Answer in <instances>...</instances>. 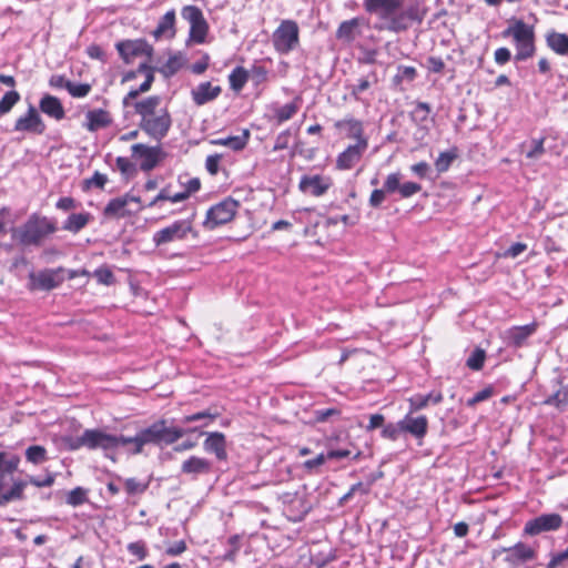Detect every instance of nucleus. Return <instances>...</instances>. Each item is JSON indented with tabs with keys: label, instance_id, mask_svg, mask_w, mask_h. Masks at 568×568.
Instances as JSON below:
<instances>
[{
	"label": "nucleus",
	"instance_id": "680f3d73",
	"mask_svg": "<svg viewBox=\"0 0 568 568\" xmlns=\"http://www.w3.org/2000/svg\"><path fill=\"white\" fill-rule=\"evenodd\" d=\"M90 91L91 84L89 83H74L71 81L70 84H68V92L73 98H84Z\"/></svg>",
	"mask_w": 568,
	"mask_h": 568
},
{
	"label": "nucleus",
	"instance_id": "338daca9",
	"mask_svg": "<svg viewBox=\"0 0 568 568\" xmlns=\"http://www.w3.org/2000/svg\"><path fill=\"white\" fill-rule=\"evenodd\" d=\"M387 190L385 189V183L383 184V189H375L371 193L368 203L372 207H379L381 204L385 201Z\"/></svg>",
	"mask_w": 568,
	"mask_h": 568
},
{
	"label": "nucleus",
	"instance_id": "f3484780",
	"mask_svg": "<svg viewBox=\"0 0 568 568\" xmlns=\"http://www.w3.org/2000/svg\"><path fill=\"white\" fill-rule=\"evenodd\" d=\"M368 148V140H361L359 143L349 144L336 158V168L339 170H351L358 163Z\"/></svg>",
	"mask_w": 568,
	"mask_h": 568
},
{
	"label": "nucleus",
	"instance_id": "ea45409f",
	"mask_svg": "<svg viewBox=\"0 0 568 568\" xmlns=\"http://www.w3.org/2000/svg\"><path fill=\"white\" fill-rule=\"evenodd\" d=\"M250 78V72L241 65L235 67L229 74L230 88L234 92H240L245 87Z\"/></svg>",
	"mask_w": 568,
	"mask_h": 568
},
{
	"label": "nucleus",
	"instance_id": "f257e3e1",
	"mask_svg": "<svg viewBox=\"0 0 568 568\" xmlns=\"http://www.w3.org/2000/svg\"><path fill=\"white\" fill-rule=\"evenodd\" d=\"M364 10L376 16L378 30L394 33L407 31L413 24H422L427 9L419 0H363Z\"/></svg>",
	"mask_w": 568,
	"mask_h": 568
},
{
	"label": "nucleus",
	"instance_id": "de8ad7c7",
	"mask_svg": "<svg viewBox=\"0 0 568 568\" xmlns=\"http://www.w3.org/2000/svg\"><path fill=\"white\" fill-rule=\"evenodd\" d=\"M545 404L562 409L568 404V388L561 387L545 399Z\"/></svg>",
	"mask_w": 568,
	"mask_h": 568
},
{
	"label": "nucleus",
	"instance_id": "e2e57ef3",
	"mask_svg": "<svg viewBox=\"0 0 568 568\" xmlns=\"http://www.w3.org/2000/svg\"><path fill=\"white\" fill-rule=\"evenodd\" d=\"M63 443L70 450H78L82 447L88 448L85 430L82 433V435L77 436V437H72V436L64 437Z\"/></svg>",
	"mask_w": 568,
	"mask_h": 568
},
{
	"label": "nucleus",
	"instance_id": "864d4df0",
	"mask_svg": "<svg viewBox=\"0 0 568 568\" xmlns=\"http://www.w3.org/2000/svg\"><path fill=\"white\" fill-rule=\"evenodd\" d=\"M357 493H361L362 495H367L369 493V487L365 486L362 481L352 485L348 491L338 499L337 505L341 507L345 506Z\"/></svg>",
	"mask_w": 568,
	"mask_h": 568
},
{
	"label": "nucleus",
	"instance_id": "72a5a7b5",
	"mask_svg": "<svg viewBox=\"0 0 568 568\" xmlns=\"http://www.w3.org/2000/svg\"><path fill=\"white\" fill-rule=\"evenodd\" d=\"M443 394L440 392H430L426 395L416 394L408 399L409 412H418L427 407L430 403L436 405L443 402Z\"/></svg>",
	"mask_w": 568,
	"mask_h": 568
},
{
	"label": "nucleus",
	"instance_id": "79ce46f5",
	"mask_svg": "<svg viewBox=\"0 0 568 568\" xmlns=\"http://www.w3.org/2000/svg\"><path fill=\"white\" fill-rule=\"evenodd\" d=\"M458 156L457 148H452L448 151L439 153L438 158L435 160V168L438 173H444L448 171L453 162Z\"/></svg>",
	"mask_w": 568,
	"mask_h": 568
},
{
	"label": "nucleus",
	"instance_id": "412c9836",
	"mask_svg": "<svg viewBox=\"0 0 568 568\" xmlns=\"http://www.w3.org/2000/svg\"><path fill=\"white\" fill-rule=\"evenodd\" d=\"M334 128L346 138L355 139L356 143H359L361 140H368L364 134L363 121L354 118L352 114H347L343 119L335 121Z\"/></svg>",
	"mask_w": 568,
	"mask_h": 568
},
{
	"label": "nucleus",
	"instance_id": "4468645a",
	"mask_svg": "<svg viewBox=\"0 0 568 568\" xmlns=\"http://www.w3.org/2000/svg\"><path fill=\"white\" fill-rule=\"evenodd\" d=\"M115 48L125 63H131L135 57H151L153 47L144 39L124 40L115 44Z\"/></svg>",
	"mask_w": 568,
	"mask_h": 568
},
{
	"label": "nucleus",
	"instance_id": "0eeeda50",
	"mask_svg": "<svg viewBox=\"0 0 568 568\" xmlns=\"http://www.w3.org/2000/svg\"><path fill=\"white\" fill-rule=\"evenodd\" d=\"M272 43L280 54H287L300 43V29L294 20H283L273 32Z\"/></svg>",
	"mask_w": 568,
	"mask_h": 568
},
{
	"label": "nucleus",
	"instance_id": "0e129e2a",
	"mask_svg": "<svg viewBox=\"0 0 568 568\" xmlns=\"http://www.w3.org/2000/svg\"><path fill=\"white\" fill-rule=\"evenodd\" d=\"M126 549L132 556H135L139 560H144L148 557L146 545L143 540L130 542L126 546Z\"/></svg>",
	"mask_w": 568,
	"mask_h": 568
},
{
	"label": "nucleus",
	"instance_id": "6e6d98bb",
	"mask_svg": "<svg viewBox=\"0 0 568 568\" xmlns=\"http://www.w3.org/2000/svg\"><path fill=\"white\" fill-rule=\"evenodd\" d=\"M400 434H403V426H402V422L398 420L397 423H388L386 425L383 426V429H382V437L383 438H386V439H389V440H397L398 437L400 436Z\"/></svg>",
	"mask_w": 568,
	"mask_h": 568
},
{
	"label": "nucleus",
	"instance_id": "dca6fc26",
	"mask_svg": "<svg viewBox=\"0 0 568 568\" xmlns=\"http://www.w3.org/2000/svg\"><path fill=\"white\" fill-rule=\"evenodd\" d=\"M432 112L430 104L427 102H416L414 109L410 111V120L417 125L414 133L416 141H424L429 133V114Z\"/></svg>",
	"mask_w": 568,
	"mask_h": 568
},
{
	"label": "nucleus",
	"instance_id": "052dcab7",
	"mask_svg": "<svg viewBox=\"0 0 568 568\" xmlns=\"http://www.w3.org/2000/svg\"><path fill=\"white\" fill-rule=\"evenodd\" d=\"M341 413L336 407L320 408L314 410V418L317 423H325L329 418L339 417Z\"/></svg>",
	"mask_w": 568,
	"mask_h": 568
},
{
	"label": "nucleus",
	"instance_id": "3c124183",
	"mask_svg": "<svg viewBox=\"0 0 568 568\" xmlns=\"http://www.w3.org/2000/svg\"><path fill=\"white\" fill-rule=\"evenodd\" d=\"M183 67V59L180 54L171 55L164 65L161 68V72L164 77L169 78L174 75Z\"/></svg>",
	"mask_w": 568,
	"mask_h": 568
},
{
	"label": "nucleus",
	"instance_id": "13d9d810",
	"mask_svg": "<svg viewBox=\"0 0 568 568\" xmlns=\"http://www.w3.org/2000/svg\"><path fill=\"white\" fill-rule=\"evenodd\" d=\"M93 275L100 284L110 286L115 283L114 274L108 266L97 268Z\"/></svg>",
	"mask_w": 568,
	"mask_h": 568
},
{
	"label": "nucleus",
	"instance_id": "a19ab883",
	"mask_svg": "<svg viewBox=\"0 0 568 568\" xmlns=\"http://www.w3.org/2000/svg\"><path fill=\"white\" fill-rule=\"evenodd\" d=\"M171 184L161 189L158 195L149 203V207L156 206L161 201H170L172 203L182 202L185 200V195L179 194V192L173 193L171 191Z\"/></svg>",
	"mask_w": 568,
	"mask_h": 568
},
{
	"label": "nucleus",
	"instance_id": "f8f14e48",
	"mask_svg": "<svg viewBox=\"0 0 568 568\" xmlns=\"http://www.w3.org/2000/svg\"><path fill=\"white\" fill-rule=\"evenodd\" d=\"M562 521L559 514H541L525 524L524 534L537 536L542 532L556 531L562 526Z\"/></svg>",
	"mask_w": 568,
	"mask_h": 568
},
{
	"label": "nucleus",
	"instance_id": "ddd939ff",
	"mask_svg": "<svg viewBox=\"0 0 568 568\" xmlns=\"http://www.w3.org/2000/svg\"><path fill=\"white\" fill-rule=\"evenodd\" d=\"M47 125L34 105L30 104L27 112L19 116L13 126L16 132H28L41 135L45 132Z\"/></svg>",
	"mask_w": 568,
	"mask_h": 568
},
{
	"label": "nucleus",
	"instance_id": "603ef678",
	"mask_svg": "<svg viewBox=\"0 0 568 568\" xmlns=\"http://www.w3.org/2000/svg\"><path fill=\"white\" fill-rule=\"evenodd\" d=\"M241 537L240 535H232L227 539V545L230 546V549L226 550V552L222 556V559L224 561L235 562L237 552L241 548Z\"/></svg>",
	"mask_w": 568,
	"mask_h": 568
},
{
	"label": "nucleus",
	"instance_id": "c9c22d12",
	"mask_svg": "<svg viewBox=\"0 0 568 568\" xmlns=\"http://www.w3.org/2000/svg\"><path fill=\"white\" fill-rule=\"evenodd\" d=\"M248 138V130H244L242 135H230L226 138L213 139L211 140V144L227 146L233 151H242L246 146Z\"/></svg>",
	"mask_w": 568,
	"mask_h": 568
},
{
	"label": "nucleus",
	"instance_id": "c03bdc74",
	"mask_svg": "<svg viewBox=\"0 0 568 568\" xmlns=\"http://www.w3.org/2000/svg\"><path fill=\"white\" fill-rule=\"evenodd\" d=\"M417 78V70L410 65H398L393 78V84L399 85L403 81L413 82Z\"/></svg>",
	"mask_w": 568,
	"mask_h": 568
},
{
	"label": "nucleus",
	"instance_id": "9d476101",
	"mask_svg": "<svg viewBox=\"0 0 568 568\" xmlns=\"http://www.w3.org/2000/svg\"><path fill=\"white\" fill-rule=\"evenodd\" d=\"M28 288L30 291H51L59 287L65 281V268H44L29 273Z\"/></svg>",
	"mask_w": 568,
	"mask_h": 568
},
{
	"label": "nucleus",
	"instance_id": "f704fd0d",
	"mask_svg": "<svg viewBox=\"0 0 568 568\" xmlns=\"http://www.w3.org/2000/svg\"><path fill=\"white\" fill-rule=\"evenodd\" d=\"M546 44L556 54L568 55V34L551 30L546 34Z\"/></svg>",
	"mask_w": 568,
	"mask_h": 568
},
{
	"label": "nucleus",
	"instance_id": "c756f323",
	"mask_svg": "<svg viewBox=\"0 0 568 568\" xmlns=\"http://www.w3.org/2000/svg\"><path fill=\"white\" fill-rule=\"evenodd\" d=\"M39 109L45 115L60 121L64 119L65 111L59 98L45 93L39 101Z\"/></svg>",
	"mask_w": 568,
	"mask_h": 568
},
{
	"label": "nucleus",
	"instance_id": "1a4fd4ad",
	"mask_svg": "<svg viewBox=\"0 0 568 568\" xmlns=\"http://www.w3.org/2000/svg\"><path fill=\"white\" fill-rule=\"evenodd\" d=\"M189 234H192L193 237L197 236V232L193 230L192 220H178L156 231L152 236V241L156 247H160L171 242L183 241Z\"/></svg>",
	"mask_w": 568,
	"mask_h": 568
},
{
	"label": "nucleus",
	"instance_id": "b1692460",
	"mask_svg": "<svg viewBox=\"0 0 568 568\" xmlns=\"http://www.w3.org/2000/svg\"><path fill=\"white\" fill-rule=\"evenodd\" d=\"M403 426V433L412 435L420 445L424 437L428 432V419L425 415L412 416L409 412L400 419Z\"/></svg>",
	"mask_w": 568,
	"mask_h": 568
},
{
	"label": "nucleus",
	"instance_id": "a211bd4d",
	"mask_svg": "<svg viewBox=\"0 0 568 568\" xmlns=\"http://www.w3.org/2000/svg\"><path fill=\"white\" fill-rule=\"evenodd\" d=\"M506 554L505 561L511 565H519L532 560L536 557V551L528 545L519 541L511 547H503L494 551V557Z\"/></svg>",
	"mask_w": 568,
	"mask_h": 568
},
{
	"label": "nucleus",
	"instance_id": "2f4dec72",
	"mask_svg": "<svg viewBox=\"0 0 568 568\" xmlns=\"http://www.w3.org/2000/svg\"><path fill=\"white\" fill-rule=\"evenodd\" d=\"M155 40L161 38L172 39L175 36V11H168L158 22L156 28L151 32Z\"/></svg>",
	"mask_w": 568,
	"mask_h": 568
},
{
	"label": "nucleus",
	"instance_id": "4c0bfd02",
	"mask_svg": "<svg viewBox=\"0 0 568 568\" xmlns=\"http://www.w3.org/2000/svg\"><path fill=\"white\" fill-rule=\"evenodd\" d=\"M91 219L90 213H72L64 221L62 229L72 233L80 232Z\"/></svg>",
	"mask_w": 568,
	"mask_h": 568
},
{
	"label": "nucleus",
	"instance_id": "58836bf2",
	"mask_svg": "<svg viewBox=\"0 0 568 568\" xmlns=\"http://www.w3.org/2000/svg\"><path fill=\"white\" fill-rule=\"evenodd\" d=\"M300 104L301 98L296 97L292 102L277 106L274 110V118L278 123L291 120L300 110Z\"/></svg>",
	"mask_w": 568,
	"mask_h": 568
},
{
	"label": "nucleus",
	"instance_id": "4d7b16f0",
	"mask_svg": "<svg viewBox=\"0 0 568 568\" xmlns=\"http://www.w3.org/2000/svg\"><path fill=\"white\" fill-rule=\"evenodd\" d=\"M106 182H108V176L103 173H100L99 171H95L90 179H85L83 181V190L87 191L93 186L102 190V189H104Z\"/></svg>",
	"mask_w": 568,
	"mask_h": 568
},
{
	"label": "nucleus",
	"instance_id": "a878e982",
	"mask_svg": "<svg viewBox=\"0 0 568 568\" xmlns=\"http://www.w3.org/2000/svg\"><path fill=\"white\" fill-rule=\"evenodd\" d=\"M363 21V18L355 17L341 22L335 32V38L346 44L353 43L362 34Z\"/></svg>",
	"mask_w": 568,
	"mask_h": 568
},
{
	"label": "nucleus",
	"instance_id": "7c9ffc66",
	"mask_svg": "<svg viewBox=\"0 0 568 568\" xmlns=\"http://www.w3.org/2000/svg\"><path fill=\"white\" fill-rule=\"evenodd\" d=\"M328 187L329 182L321 175H304L300 181V190L303 192H310L314 196L323 195Z\"/></svg>",
	"mask_w": 568,
	"mask_h": 568
},
{
	"label": "nucleus",
	"instance_id": "6ab92c4d",
	"mask_svg": "<svg viewBox=\"0 0 568 568\" xmlns=\"http://www.w3.org/2000/svg\"><path fill=\"white\" fill-rule=\"evenodd\" d=\"M400 180L402 174L399 172H394L387 175L385 179V189L389 194L398 192L400 197L408 199L422 191V185L419 183L412 181L400 183Z\"/></svg>",
	"mask_w": 568,
	"mask_h": 568
},
{
	"label": "nucleus",
	"instance_id": "e433bc0d",
	"mask_svg": "<svg viewBox=\"0 0 568 568\" xmlns=\"http://www.w3.org/2000/svg\"><path fill=\"white\" fill-rule=\"evenodd\" d=\"M130 213L131 212L126 210V199H122L121 196L110 200L103 210V215L109 219L125 217Z\"/></svg>",
	"mask_w": 568,
	"mask_h": 568
},
{
	"label": "nucleus",
	"instance_id": "aec40b11",
	"mask_svg": "<svg viewBox=\"0 0 568 568\" xmlns=\"http://www.w3.org/2000/svg\"><path fill=\"white\" fill-rule=\"evenodd\" d=\"M538 324L536 322L523 325L511 326L504 332V341L507 346L519 348L526 345L527 339L537 331Z\"/></svg>",
	"mask_w": 568,
	"mask_h": 568
},
{
	"label": "nucleus",
	"instance_id": "9b49d317",
	"mask_svg": "<svg viewBox=\"0 0 568 568\" xmlns=\"http://www.w3.org/2000/svg\"><path fill=\"white\" fill-rule=\"evenodd\" d=\"M182 17L190 23V39L195 43H203L209 31V24L202 10L196 6H185L182 9Z\"/></svg>",
	"mask_w": 568,
	"mask_h": 568
},
{
	"label": "nucleus",
	"instance_id": "69168bd1",
	"mask_svg": "<svg viewBox=\"0 0 568 568\" xmlns=\"http://www.w3.org/2000/svg\"><path fill=\"white\" fill-rule=\"evenodd\" d=\"M493 396V388L490 386L483 388L481 390L477 392L473 397L467 399L466 405L468 407H474L480 402L487 400Z\"/></svg>",
	"mask_w": 568,
	"mask_h": 568
},
{
	"label": "nucleus",
	"instance_id": "423d86ee",
	"mask_svg": "<svg viewBox=\"0 0 568 568\" xmlns=\"http://www.w3.org/2000/svg\"><path fill=\"white\" fill-rule=\"evenodd\" d=\"M138 437L142 453L146 445L163 448L176 443L181 438V433L169 426L166 419L161 418L139 429Z\"/></svg>",
	"mask_w": 568,
	"mask_h": 568
},
{
	"label": "nucleus",
	"instance_id": "473e14b6",
	"mask_svg": "<svg viewBox=\"0 0 568 568\" xmlns=\"http://www.w3.org/2000/svg\"><path fill=\"white\" fill-rule=\"evenodd\" d=\"M378 83V75L376 70H371L367 73H363L357 82L348 85L351 95L358 101L361 94L368 91L373 85Z\"/></svg>",
	"mask_w": 568,
	"mask_h": 568
},
{
	"label": "nucleus",
	"instance_id": "09e8293b",
	"mask_svg": "<svg viewBox=\"0 0 568 568\" xmlns=\"http://www.w3.org/2000/svg\"><path fill=\"white\" fill-rule=\"evenodd\" d=\"M65 501L68 505L78 507L88 501V489L83 487H75L67 495Z\"/></svg>",
	"mask_w": 568,
	"mask_h": 568
},
{
	"label": "nucleus",
	"instance_id": "cd10ccee",
	"mask_svg": "<svg viewBox=\"0 0 568 568\" xmlns=\"http://www.w3.org/2000/svg\"><path fill=\"white\" fill-rule=\"evenodd\" d=\"M112 124V116L109 111L104 109H93L85 113V122L83 128L89 132H97L105 129Z\"/></svg>",
	"mask_w": 568,
	"mask_h": 568
},
{
	"label": "nucleus",
	"instance_id": "39448f33",
	"mask_svg": "<svg viewBox=\"0 0 568 568\" xmlns=\"http://www.w3.org/2000/svg\"><path fill=\"white\" fill-rule=\"evenodd\" d=\"M504 38L511 37L516 47L515 61H526L535 54V31L532 26H528L523 20L514 19L503 32Z\"/></svg>",
	"mask_w": 568,
	"mask_h": 568
},
{
	"label": "nucleus",
	"instance_id": "37998d69",
	"mask_svg": "<svg viewBox=\"0 0 568 568\" xmlns=\"http://www.w3.org/2000/svg\"><path fill=\"white\" fill-rule=\"evenodd\" d=\"M115 438L116 449L119 447H128V453L132 455L141 454L138 433L134 436L115 435Z\"/></svg>",
	"mask_w": 568,
	"mask_h": 568
},
{
	"label": "nucleus",
	"instance_id": "2eb2a0df",
	"mask_svg": "<svg viewBox=\"0 0 568 568\" xmlns=\"http://www.w3.org/2000/svg\"><path fill=\"white\" fill-rule=\"evenodd\" d=\"M217 416H219V414L211 413L210 410L197 412V413H194V414H191V415L183 416L180 419V424L181 425H189V424H192V423L201 422V425L187 426V427L172 426V428L174 430H178V432L181 433V438L184 435L192 434V433H199L200 435H204V433L201 430V428L211 425L216 419Z\"/></svg>",
	"mask_w": 568,
	"mask_h": 568
},
{
	"label": "nucleus",
	"instance_id": "bb28decb",
	"mask_svg": "<svg viewBox=\"0 0 568 568\" xmlns=\"http://www.w3.org/2000/svg\"><path fill=\"white\" fill-rule=\"evenodd\" d=\"M212 463L203 457L191 456L185 459L181 465V473L196 479L201 475H209L212 473Z\"/></svg>",
	"mask_w": 568,
	"mask_h": 568
},
{
	"label": "nucleus",
	"instance_id": "20e7f679",
	"mask_svg": "<svg viewBox=\"0 0 568 568\" xmlns=\"http://www.w3.org/2000/svg\"><path fill=\"white\" fill-rule=\"evenodd\" d=\"M57 222L44 215L32 213L28 220L20 226L10 229L12 241L23 247L42 245L43 241L55 233Z\"/></svg>",
	"mask_w": 568,
	"mask_h": 568
},
{
	"label": "nucleus",
	"instance_id": "f03ea898",
	"mask_svg": "<svg viewBox=\"0 0 568 568\" xmlns=\"http://www.w3.org/2000/svg\"><path fill=\"white\" fill-rule=\"evenodd\" d=\"M161 103V97L150 95L132 104L140 116L139 128L158 142L168 135L172 126L171 114L166 108L160 106Z\"/></svg>",
	"mask_w": 568,
	"mask_h": 568
},
{
	"label": "nucleus",
	"instance_id": "8fccbe9b",
	"mask_svg": "<svg viewBox=\"0 0 568 568\" xmlns=\"http://www.w3.org/2000/svg\"><path fill=\"white\" fill-rule=\"evenodd\" d=\"M486 359V352L476 347L466 361V366L471 371H480Z\"/></svg>",
	"mask_w": 568,
	"mask_h": 568
},
{
	"label": "nucleus",
	"instance_id": "5fc2aeb1",
	"mask_svg": "<svg viewBox=\"0 0 568 568\" xmlns=\"http://www.w3.org/2000/svg\"><path fill=\"white\" fill-rule=\"evenodd\" d=\"M151 84L146 83L144 80L139 88L131 89L126 95L122 99V105L124 108L132 106V104L135 102L134 100L142 93L148 92L151 89Z\"/></svg>",
	"mask_w": 568,
	"mask_h": 568
},
{
	"label": "nucleus",
	"instance_id": "4be33fe9",
	"mask_svg": "<svg viewBox=\"0 0 568 568\" xmlns=\"http://www.w3.org/2000/svg\"><path fill=\"white\" fill-rule=\"evenodd\" d=\"M88 449H102L104 452L116 449V438L114 434H108L102 429H85Z\"/></svg>",
	"mask_w": 568,
	"mask_h": 568
},
{
	"label": "nucleus",
	"instance_id": "7ed1b4c3",
	"mask_svg": "<svg viewBox=\"0 0 568 568\" xmlns=\"http://www.w3.org/2000/svg\"><path fill=\"white\" fill-rule=\"evenodd\" d=\"M20 457L18 455L0 452V506L26 499L24 490L28 480L17 477Z\"/></svg>",
	"mask_w": 568,
	"mask_h": 568
},
{
	"label": "nucleus",
	"instance_id": "774afa93",
	"mask_svg": "<svg viewBox=\"0 0 568 568\" xmlns=\"http://www.w3.org/2000/svg\"><path fill=\"white\" fill-rule=\"evenodd\" d=\"M426 68L429 72L442 73L445 69V62L439 57L430 55L426 59Z\"/></svg>",
	"mask_w": 568,
	"mask_h": 568
},
{
	"label": "nucleus",
	"instance_id": "c85d7f7f",
	"mask_svg": "<svg viewBox=\"0 0 568 568\" xmlns=\"http://www.w3.org/2000/svg\"><path fill=\"white\" fill-rule=\"evenodd\" d=\"M203 447L205 452L214 454L219 460H225L227 458L226 438L223 433H209L203 443Z\"/></svg>",
	"mask_w": 568,
	"mask_h": 568
},
{
	"label": "nucleus",
	"instance_id": "a18cd8bd",
	"mask_svg": "<svg viewBox=\"0 0 568 568\" xmlns=\"http://www.w3.org/2000/svg\"><path fill=\"white\" fill-rule=\"evenodd\" d=\"M26 458L29 463L40 465L44 463L47 457V449L40 445H32L26 449Z\"/></svg>",
	"mask_w": 568,
	"mask_h": 568
},
{
	"label": "nucleus",
	"instance_id": "6e6552de",
	"mask_svg": "<svg viewBox=\"0 0 568 568\" xmlns=\"http://www.w3.org/2000/svg\"><path fill=\"white\" fill-rule=\"evenodd\" d=\"M239 207L240 202L231 196L222 200L207 210L203 226L206 230H214L229 223L235 216Z\"/></svg>",
	"mask_w": 568,
	"mask_h": 568
},
{
	"label": "nucleus",
	"instance_id": "393cba45",
	"mask_svg": "<svg viewBox=\"0 0 568 568\" xmlns=\"http://www.w3.org/2000/svg\"><path fill=\"white\" fill-rule=\"evenodd\" d=\"M222 93L220 85H213L210 81L200 82L191 90V98L195 105L201 106L216 100Z\"/></svg>",
	"mask_w": 568,
	"mask_h": 568
},
{
	"label": "nucleus",
	"instance_id": "5701e85b",
	"mask_svg": "<svg viewBox=\"0 0 568 568\" xmlns=\"http://www.w3.org/2000/svg\"><path fill=\"white\" fill-rule=\"evenodd\" d=\"M132 156L141 160L140 169L142 171H151L160 161V148L148 146L142 143L132 145Z\"/></svg>",
	"mask_w": 568,
	"mask_h": 568
},
{
	"label": "nucleus",
	"instance_id": "bf43d9fd",
	"mask_svg": "<svg viewBox=\"0 0 568 568\" xmlns=\"http://www.w3.org/2000/svg\"><path fill=\"white\" fill-rule=\"evenodd\" d=\"M544 142L545 138L532 139L529 150L526 152V158L531 160L539 159L545 153Z\"/></svg>",
	"mask_w": 568,
	"mask_h": 568
},
{
	"label": "nucleus",
	"instance_id": "49530a36",
	"mask_svg": "<svg viewBox=\"0 0 568 568\" xmlns=\"http://www.w3.org/2000/svg\"><path fill=\"white\" fill-rule=\"evenodd\" d=\"M20 99V93L16 90L6 92L0 100V116L9 113Z\"/></svg>",
	"mask_w": 568,
	"mask_h": 568
}]
</instances>
